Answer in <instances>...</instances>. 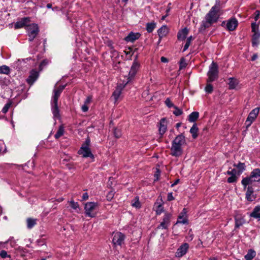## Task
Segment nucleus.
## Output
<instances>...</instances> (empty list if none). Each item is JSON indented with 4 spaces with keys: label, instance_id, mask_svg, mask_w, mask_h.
Wrapping results in <instances>:
<instances>
[{
    "label": "nucleus",
    "instance_id": "obj_1",
    "mask_svg": "<svg viewBox=\"0 0 260 260\" xmlns=\"http://www.w3.org/2000/svg\"><path fill=\"white\" fill-rule=\"evenodd\" d=\"M185 144V137L182 134L176 137L172 143L171 154L176 157L181 156L183 153L182 146Z\"/></svg>",
    "mask_w": 260,
    "mask_h": 260
},
{
    "label": "nucleus",
    "instance_id": "obj_2",
    "mask_svg": "<svg viewBox=\"0 0 260 260\" xmlns=\"http://www.w3.org/2000/svg\"><path fill=\"white\" fill-rule=\"evenodd\" d=\"M219 12L214 10V8H211L210 11L205 16V20L203 21L200 30H204L206 28L209 27L211 25L216 22L218 18V13Z\"/></svg>",
    "mask_w": 260,
    "mask_h": 260
},
{
    "label": "nucleus",
    "instance_id": "obj_3",
    "mask_svg": "<svg viewBox=\"0 0 260 260\" xmlns=\"http://www.w3.org/2000/svg\"><path fill=\"white\" fill-rule=\"evenodd\" d=\"M260 181V169H255L252 171L249 177L244 178L241 181L242 184L245 188L246 186L251 184L254 182Z\"/></svg>",
    "mask_w": 260,
    "mask_h": 260
},
{
    "label": "nucleus",
    "instance_id": "obj_4",
    "mask_svg": "<svg viewBox=\"0 0 260 260\" xmlns=\"http://www.w3.org/2000/svg\"><path fill=\"white\" fill-rule=\"evenodd\" d=\"M218 66L215 62H212L209 67V70L208 72V82H213L218 77Z\"/></svg>",
    "mask_w": 260,
    "mask_h": 260
},
{
    "label": "nucleus",
    "instance_id": "obj_5",
    "mask_svg": "<svg viewBox=\"0 0 260 260\" xmlns=\"http://www.w3.org/2000/svg\"><path fill=\"white\" fill-rule=\"evenodd\" d=\"M137 57L136 56L135 59L134 60L133 64L131 67L129 73L128 74V81H127V82H126V83H127L129 81H130L135 77L137 73L139 70L140 64L139 62L137 60Z\"/></svg>",
    "mask_w": 260,
    "mask_h": 260
},
{
    "label": "nucleus",
    "instance_id": "obj_6",
    "mask_svg": "<svg viewBox=\"0 0 260 260\" xmlns=\"http://www.w3.org/2000/svg\"><path fill=\"white\" fill-rule=\"evenodd\" d=\"M98 206V203L95 202H91L86 203L84 207L86 215L90 217H95L96 213L94 212V210Z\"/></svg>",
    "mask_w": 260,
    "mask_h": 260
},
{
    "label": "nucleus",
    "instance_id": "obj_7",
    "mask_svg": "<svg viewBox=\"0 0 260 260\" xmlns=\"http://www.w3.org/2000/svg\"><path fill=\"white\" fill-rule=\"evenodd\" d=\"M26 30L29 37V41H32L39 32V28L37 24H29L26 26Z\"/></svg>",
    "mask_w": 260,
    "mask_h": 260
},
{
    "label": "nucleus",
    "instance_id": "obj_8",
    "mask_svg": "<svg viewBox=\"0 0 260 260\" xmlns=\"http://www.w3.org/2000/svg\"><path fill=\"white\" fill-rule=\"evenodd\" d=\"M259 112V108H255L253 109L249 114L246 120L245 121V125L246 128L251 125L252 122L256 119Z\"/></svg>",
    "mask_w": 260,
    "mask_h": 260
},
{
    "label": "nucleus",
    "instance_id": "obj_9",
    "mask_svg": "<svg viewBox=\"0 0 260 260\" xmlns=\"http://www.w3.org/2000/svg\"><path fill=\"white\" fill-rule=\"evenodd\" d=\"M112 243L115 246H120L123 243L125 236L120 232L113 233Z\"/></svg>",
    "mask_w": 260,
    "mask_h": 260
},
{
    "label": "nucleus",
    "instance_id": "obj_10",
    "mask_svg": "<svg viewBox=\"0 0 260 260\" xmlns=\"http://www.w3.org/2000/svg\"><path fill=\"white\" fill-rule=\"evenodd\" d=\"M172 214L170 213H166L162 218V221L160 222L159 225L157 227L158 229H167L170 224V219Z\"/></svg>",
    "mask_w": 260,
    "mask_h": 260
},
{
    "label": "nucleus",
    "instance_id": "obj_11",
    "mask_svg": "<svg viewBox=\"0 0 260 260\" xmlns=\"http://www.w3.org/2000/svg\"><path fill=\"white\" fill-rule=\"evenodd\" d=\"M189 248V245L187 243H185L181 245L177 249L175 256L177 257H181L184 255Z\"/></svg>",
    "mask_w": 260,
    "mask_h": 260
},
{
    "label": "nucleus",
    "instance_id": "obj_12",
    "mask_svg": "<svg viewBox=\"0 0 260 260\" xmlns=\"http://www.w3.org/2000/svg\"><path fill=\"white\" fill-rule=\"evenodd\" d=\"M79 154L82 155L83 157H93L88 145L83 146L78 151Z\"/></svg>",
    "mask_w": 260,
    "mask_h": 260
},
{
    "label": "nucleus",
    "instance_id": "obj_13",
    "mask_svg": "<svg viewBox=\"0 0 260 260\" xmlns=\"http://www.w3.org/2000/svg\"><path fill=\"white\" fill-rule=\"evenodd\" d=\"M65 85H61L54 88L53 90L54 94L52 96V101H54L55 103L57 102L58 99Z\"/></svg>",
    "mask_w": 260,
    "mask_h": 260
},
{
    "label": "nucleus",
    "instance_id": "obj_14",
    "mask_svg": "<svg viewBox=\"0 0 260 260\" xmlns=\"http://www.w3.org/2000/svg\"><path fill=\"white\" fill-rule=\"evenodd\" d=\"M238 25V21L235 18L229 19L226 23V28L230 31L235 29Z\"/></svg>",
    "mask_w": 260,
    "mask_h": 260
},
{
    "label": "nucleus",
    "instance_id": "obj_15",
    "mask_svg": "<svg viewBox=\"0 0 260 260\" xmlns=\"http://www.w3.org/2000/svg\"><path fill=\"white\" fill-rule=\"evenodd\" d=\"M126 84L127 83H125L123 85L121 84L117 85L116 90L114 91L112 94L115 102L117 101L118 99L120 96L122 90L123 89Z\"/></svg>",
    "mask_w": 260,
    "mask_h": 260
},
{
    "label": "nucleus",
    "instance_id": "obj_16",
    "mask_svg": "<svg viewBox=\"0 0 260 260\" xmlns=\"http://www.w3.org/2000/svg\"><path fill=\"white\" fill-rule=\"evenodd\" d=\"M187 211L186 209L184 208L181 212L180 213L178 220L176 223H180L182 224H185L187 223V219L186 218Z\"/></svg>",
    "mask_w": 260,
    "mask_h": 260
},
{
    "label": "nucleus",
    "instance_id": "obj_17",
    "mask_svg": "<svg viewBox=\"0 0 260 260\" xmlns=\"http://www.w3.org/2000/svg\"><path fill=\"white\" fill-rule=\"evenodd\" d=\"M30 22L29 18L25 17L22 19L21 20L17 22L15 24V28L18 29L22 28L24 26H27V23Z\"/></svg>",
    "mask_w": 260,
    "mask_h": 260
},
{
    "label": "nucleus",
    "instance_id": "obj_18",
    "mask_svg": "<svg viewBox=\"0 0 260 260\" xmlns=\"http://www.w3.org/2000/svg\"><path fill=\"white\" fill-rule=\"evenodd\" d=\"M38 75L39 74L37 71L32 70L30 72L28 78L27 79V82L30 85H32L38 78Z\"/></svg>",
    "mask_w": 260,
    "mask_h": 260
},
{
    "label": "nucleus",
    "instance_id": "obj_19",
    "mask_svg": "<svg viewBox=\"0 0 260 260\" xmlns=\"http://www.w3.org/2000/svg\"><path fill=\"white\" fill-rule=\"evenodd\" d=\"M159 127V132L161 136H162L166 132L167 129V121L165 118H162L160 121Z\"/></svg>",
    "mask_w": 260,
    "mask_h": 260
},
{
    "label": "nucleus",
    "instance_id": "obj_20",
    "mask_svg": "<svg viewBox=\"0 0 260 260\" xmlns=\"http://www.w3.org/2000/svg\"><path fill=\"white\" fill-rule=\"evenodd\" d=\"M140 37L139 33H134L131 32L125 38V40L127 42H133L135 40L138 39Z\"/></svg>",
    "mask_w": 260,
    "mask_h": 260
},
{
    "label": "nucleus",
    "instance_id": "obj_21",
    "mask_svg": "<svg viewBox=\"0 0 260 260\" xmlns=\"http://www.w3.org/2000/svg\"><path fill=\"white\" fill-rule=\"evenodd\" d=\"M158 35L160 38L161 39L162 38L166 36L169 32V28L166 25H162L158 30Z\"/></svg>",
    "mask_w": 260,
    "mask_h": 260
},
{
    "label": "nucleus",
    "instance_id": "obj_22",
    "mask_svg": "<svg viewBox=\"0 0 260 260\" xmlns=\"http://www.w3.org/2000/svg\"><path fill=\"white\" fill-rule=\"evenodd\" d=\"M188 33V30L186 28H184L181 30L179 31L177 35V38L178 40H184L187 34Z\"/></svg>",
    "mask_w": 260,
    "mask_h": 260
},
{
    "label": "nucleus",
    "instance_id": "obj_23",
    "mask_svg": "<svg viewBox=\"0 0 260 260\" xmlns=\"http://www.w3.org/2000/svg\"><path fill=\"white\" fill-rule=\"evenodd\" d=\"M52 112L55 118H59V109L57 106V102L55 103L54 101L52 102Z\"/></svg>",
    "mask_w": 260,
    "mask_h": 260
},
{
    "label": "nucleus",
    "instance_id": "obj_24",
    "mask_svg": "<svg viewBox=\"0 0 260 260\" xmlns=\"http://www.w3.org/2000/svg\"><path fill=\"white\" fill-rule=\"evenodd\" d=\"M253 189L251 187L248 186L247 187V191L246 193V198L249 201H252L255 199L253 194Z\"/></svg>",
    "mask_w": 260,
    "mask_h": 260
},
{
    "label": "nucleus",
    "instance_id": "obj_25",
    "mask_svg": "<svg viewBox=\"0 0 260 260\" xmlns=\"http://www.w3.org/2000/svg\"><path fill=\"white\" fill-rule=\"evenodd\" d=\"M250 216L255 218H260V206H256L250 213Z\"/></svg>",
    "mask_w": 260,
    "mask_h": 260
},
{
    "label": "nucleus",
    "instance_id": "obj_26",
    "mask_svg": "<svg viewBox=\"0 0 260 260\" xmlns=\"http://www.w3.org/2000/svg\"><path fill=\"white\" fill-rule=\"evenodd\" d=\"M229 80V88L230 89H235L239 83L238 81L234 78H230Z\"/></svg>",
    "mask_w": 260,
    "mask_h": 260
},
{
    "label": "nucleus",
    "instance_id": "obj_27",
    "mask_svg": "<svg viewBox=\"0 0 260 260\" xmlns=\"http://www.w3.org/2000/svg\"><path fill=\"white\" fill-rule=\"evenodd\" d=\"M69 203L72 208L74 209L76 212L78 213L80 212L81 209L80 208L78 202H76L74 200H71L69 202Z\"/></svg>",
    "mask_w": 260,
    "mask_h": 260
},
{
    "label": "nucleus",
    "instance_id": "obj_28",
    "mask_svg": "<svg viewBox=\"0 0 260 260\" xmlns=\"http://www.w3.org/2000/svg\"><path fill=\"white\" fill-rule=\"evenodd\" d=\"M199 116V113L198 112H193L190 114L188 116V121L191 122H193L196 121Z\"/></svg>",
    "mask_w": 260,
    "mask_h": 260
},
{
    "label": "nucleus",
    "instance_id": "obj_29",
    "mask_svg": "<svg viewBox=\"0 0 260 260\" xmlns=\"http://www.w3.org/2000/svg\"><path fill=\"white\" fill-rule=\"evenodd\" d=\"M37 219L28 218L26 220L27 222V227L28 229H31L37 223L36 222Z\"/></svg>",
    "mask_w": 260,
    "mask_h": 260
},
{
    "label": "nucleus",
    "instance_id": "obj_30",
    "mask_svg": "<svg viewBox=\"0 0 260 260\" xmlns=\"http://www.w3.org/2000/svg\"><path fill=\"white\" fill-rule=\"evenodd\" d=\"M190 133L193 139H196L198 137V128L196 124H194L190 128Z\"/></svg>",
    "mask_w": 260,
    "mask_h": 260
},
{
    "label": "nucleus",
    "instance_id": "obj_31",
    "mask_svg": "<svg viewBox=\"0 0 260 260\" xmlns=\"http://www.w3.org/2000/svg\"><path fill=\"white\" fill-rule=\"evenodd\" d=\"M255 256V252L253 250H249L245 255L246 260H251Z\"/></svg>",
    "mask_w": 260,
    "mask_h": 260
},
{
    "label": "nucleus",
    "instance_id": "obj_32",
    "mask_svg": "<svg viewBox=\"0 0 260 260\" xmlns=\"http://www.w3.org/2000/svg\"><path fill=\"white\" fill-rule=\"evenodd\" d=\"M131 205L133 207L136 208H140L141 207V204L139 202L138 197H136L134 200L132 201Z\"/></svg>",
    "mask_w": 260,
    "mask_h": 260
},
{
    "label": "nucleus",
    "instance_id": "obj_33",
    "mask_svg": "<svg viewBox=\"0 0 260 260\" xmlns=\"http://www.w3.org/2000/svg\"><path fill=\"white\" fill-rule=\"evenodd\" d=\"M64 133V128L62 126H60L58 128V129L57 130V132L55 134L54 137L56 139H58L60 138L61 136L63 135Z\"/></svg>",
    "mask_w": 260,
    "mask_h": 260
},
{
    "label": "nucleus",
    "instance_id": "obj_34",
    "mask_svg": "<svg viewBox=\"0 0 260 260\" xmlns=\"http://www.w3.org/2000/svg\"><path fill=\"white\" fill-rule=\"evenodd\" d=\"M156 26L154 22L148 23L147 24L146 29L148 32H151Z\"/></svg>",
    "mask_w": 260,
    "mask_h": 260
},
{
    "label": "nucleus",
    "instance_id": "obj_35",
    "mask_svg": "<svg viewBox=\"0 0 260 260\" xmlns=\"http://www.w3.org/2000/svg\"><path fill=\"white\" fill-rule=\"evenodd\" d=\"M10 72V69L7 66H2L0 67V74H8Z\"/></svg>",
    "mask_w": 260,
    "mask_h": 260
},
{
    "label": "nucleus",
    "instance_id": "obj_36",
    "mask_svg": "<svg viewBox=\"0 0 260 260\" xmlns=\"http://www.w3.org/2000/svg\"><path fill=\"white\" fill-rule=\"evenodd\" d=\"M192 40L193 38L192 36H190L187 38L186 42L184 46L183 52H184L188 48L189 46H190V43Z\"/></svg>",
    "mask_w": 260,
    "mask_h": 260
},
{
    "label": "nucleus",
    "instance_id": "obj_37",
    "mask_svg": "<svg viewBox=\"0 0 260 260\" xmlns=\"http://www.w3.org/2000/svg\"><path fill=\"white\" fill-rule=\"evenodd\" d=\"M244 223V220L242 218H235V227L236 228H239L241 225H242Z\"/></svg>",
    "mask_w": 260,
    "mask_h": 260
},
{
    "label": "nucleus",
    "instance_id": "obj_38",
    "mask_svg": "<svg viewBox=\"0 0 260 260\" xmlns=\"http://www.w3.org/2000/svg\"><path fill=\"white\" fill-rule=\"evenodd\" d=\"M254 34L253 35V44H256V40L258 39L260 37V33L258 32V31H254L253 32Z\"/></svg>",
    "mask_w": 260,
    "mask_h": 260
},
{
    "label": "nucleus",
    "instance_id": "obj_39",
    "mask_svg": "<svg viewBox=\"0 0 260 260\" xmlns=\"http://www.w3.org/2000/svg\"><path fill=\"white\" fill-rule=\"evenodd\" d=\"M0 256L3 258L7 257L11 258V255L7 253V252L5 250H2L0 252Z\"/></svg>",
    "mask_w": 260,
    "mask_h": 260
},
{
    "label": "nucleus",
    "instance_id": "obj_40",
    "mask_svg": "<svg viewBox=\"0 0 260 260\" xmlns=\"http://www.w3.org/2000/svg\"><path fill=\"white\" fill-rule=\"evenodd\" d=\"M155 211L157 214H160L164 211V208L162 206L161 204L157 205Z\"/></svg>",
    "mask_w": 260,
    "mask_h": 260
},
{
    "label": "nucleus",
    "instance_id": "obj_41",
    "mask_svg": "<svg viewBox=\"0 0 260 260\" xmlns=\"http://www.w3.org/2000/svg\"><path fill=\"white\" fill-rule=\"evenodd\" d=\"M186 66V63L185 62V60L184 58H182L180 59L179 62V68L180 69H182L184 68Z\"/></svg>",
    "mask_w": 260,
    "mask_h": 260
},
{
    "label": "nucleus",
    "instance_id": "obj_42",
    "mask_svg": "<svg viewBox=\"0 0 260 260\" xmlns=\"http://www.w3.org/2000/svg\"><path fill=\"white\" fill-rule=\"evenodd\" d=\"M205 89L207 93H211L213 91V86L211 84H208Z\"/></svg>",
    "mask_w": 260,
    "mask_h": 260
},
{
    "label": "nucleus",
    "instance_id": "obj_43",
    "mask_svg": "<svg viewBox=\"0 0 260 260\" xmlns=\"http://www.w3.org/2000/svg\"><path fill=\"white\" fill-rule=\"evenodd\" d=\"M220 0H216L215 4L212 8H214L215 10L218 11L219 12L220 10Z\"/></svg>",
    "mask_w": 260,
    "mask_h": 260
},
{
    "label": "nucleus",
    "instance_id": "obj_44",
    "mask_svg": "<svg viewBox=\"0 0 260 260\" xmlns=\"http://www.w3.org/2000/svg\"><path fill=\"white\" fill-rule=\"evenodd\" d=\"M11 105V103L9 102L7 103L2 109V112L4 113H6Z\"/></svg>",
    "mask_w": 260,
    "mask_h": 260
},
{
    "label": "nucleus",
    "instance_id": "obj_45",
    "mask_svg": "<svg viewBox=\"0 0 260 260\" xmlns=\"http://www.w3.org/2000/svg\"><path fill=\"white\" fill-rule=\"evenodd\" d=\"M114 135L116 138H119L121 136V132L119 129L115 128L114 130Z\"/></svg>",
    "mask_w": 260,
    "mask_h": 260
},
{
    "label": "nucleus",
    "instance_id": "obj_46",
    "mask_svg": "<svg viewBox=\"0 0 260 260\" xmlns=\"http://www.w3.org/2000/svg\"><path fill=\"white\" fill-rule=\"evenodd\" d=\"M258 25L256 23V22H253L251 23V29L252 32L258 31Z\"/></svg>",
    "mask_w": 260,
    "mask_h": 260
},
{
    "label": "nucleus",
    "instance_id": "obj_47",
    "mask_svg": "<svg viewBox=\"0 0 260 260\" xmlns=\"http://www.w3.org/2000/svg\"><path fill=\"white\" fill-rule=\"evenodd\" d=\"M237 181V177L236 175L231 176L228 178V182L229 183H234Z\"/></svg>",
    "mask_w": 260,
    "mask_h": 260
},
{
    "label": "nucleus",
    "instance_id": "obj_48",
    "mask_svg": "<svg viewBox=\"0 0 260 260\" xmlns=\"http://www.w3.org/2000/svg\"><path fill=\"white\" fill-rule=\"evenodd\" d=\"M236 166L238 169L240 170L241 171H243L245 169V165L244 163L239 162L237 165H234Z\"/></svg>",
    "mask_w": 260,
    "mask_h": 260
},
{
    "label": "nucleus",
    "instance_id": "obj_49",
    "mask_svg": "<svg viewBox=\"0 0 260 260\" xmlns=\"http://www.w3.org/2000/svg\"><path fill=\"white\" fill-rule=\"evenodd\" d=\"M166 105L169 107L171 108L174 107L173 104L171 102L169 98H167L165 101Z\"/></svg>",
    "mask_w": 260,
    "mask_h": 260
},
{
    "label": "nucleus",
    "instance_id": "obj_50",
    "mask_svg": "<svg viewBox=\"0 0 260 260\" xmlns=\"http://www.w3.org/2000/svg\"><path fill=\"white\" fill-rule=\"evenodd\" d=\"M175 110V111L173 112V113L176 115V116H179L181 114H182V111L181 110H180L179 109H178L177 108H176V107H174Z\"/></svg>",
    "mask_w": 260,
    "mask_h": 260
},
{
    "label": "nucleus",
    "instance_id": "obj_51",
    "mask_svg": "<svg viewBox=\"0 0 260 260\" xmlns=\"http://www.w3.org/2000/svg\"><path fill=\"white\" fill-rule=\"evenodd\" d=\"M114 196V193L113 191H110L108 193V194L107 196V198L108 201L111 200V199L113 198Z\"/></svg>",
    "mask_w": 260,
    "mask_h": 260
},
{
    "label": "nucleus",
    "instance_id": "obj_52",
    "mask_svg": "<svg viewBox=\"0 0 260 260\" xmlns=\"http://www.w3.org/2000/svg\"><path fill=\"white\" fill-rule=\"evenodd\" d=\"M88 105L87 104H84L83 105H82L81 108H82V110L84 112H87L88 110Z\"/></svg>",
    "mask_w": 260,
    "mask_h": 260
},
{
    "label": "nucleus",
    "instance_id": "obj_53",
    "mask_svg": "<svg viewBox=\"0 0 260 260\" xmlns=\"http://www.w3.org/2000/svg\"><path fill=\"white\" fill-rule=\"evenodd\" d=\"M92 100V96H88L87 97L86 100L84 102V104L89 105Z\"/></svg>",
    "mask_w": 260,
    "mask_h": 260
},
{
    "label": "nucleus",
    "instance_id": "obj_54",
    "mask_svg": "<svg viewBox=\"0 0 260 260\" xmlns=\"http://www.w3.org/2000/svg\"><path fill=\"white\" fill-rule=\"evenodd\" d=\"M226 173L227 174L231 176L236 175V171L235 169H233L231 171H228Z\"/></svg>",
    "mask_w": 260,
    "mask_h": 260
},
{
    "label": "nucleus",
    "instance_id": "obj_55",
    "mask_svg": "<svg viewBox=\"0 0 260 260\" xmlns=\"http://www.w3.org/2000/svg\"><path fill=\"white\" fill-rule=\"evenodd\" d=\"M167 199L168 201H170L174 200V197L173 196L172 192H169L168 194Z\"/></svg>",
    "mask_w": 260,
    "mask_h": 260
},
{
    "label": "nucleus",
    "instance_id": "obj_56",
    "mask_svg": "<svg viewBox=\"0 0 260 260\" xmlns=\"http://www.w3.org/2000/svg\"><path fill=\"white\" fill-rule=\"evenodd\" d=\"M88 198H89V196H88V193L85 192L84 193H83V194L82 196V200L86 201V200H88Z\"/></svg>",
    "mask_w": 260,
    "mask_h": 260
},
{
    "label": "nucleus",
    "instance_id": "obj_57",
    "mask_svg": "<svg viewBox=\"0 0 260 260\" xmlns=\"http://www.w3.org/2000/svg\"><path fill=\"white\" fill-rule=\"evenodd\" d=\"M159 176H160V172L158 170H157L156 173H155V174L154 175V177H155L154 181L158 180L159 179Z\"/></svg>",
    "mask_w": 260,
    "mask_h": 260
},
{
    "label": "nucleus",
    "instance_id": "obj_58",
    "mask_svg": "<svg viewBox=\"0 0 260 260\" xmlns=\"http://www.w3.org/2000/svg\"><path fill=\"white\" fill-rule=\"evenodd\" d=\"M259 15H260L259 11H255V17H254V19H255V21L257 20V19L259 18Z\"/></svg>",
    "mask_w": 260,
    "mask_h": 260
},
{
    "label": "nucleus",
    "instance_id": "obj_59",
    "mask_svg": "<svg viewBox=\"0 0 260 260\" xmlns=\"http://www.w3.org/2000/svg\"><path fill=\"white\" fill-rule=\"evenodd\" d=\"M160 60L162 62H164V63H167L169 61L168 59L166 57H164V56H162L160 58Z\"/></svg>",
    "mask_w": 260,
    "mask_h": 260
},
{
    "label": "nucleus",
    "instance_id": "obj_60",
    "mask_svg": "<svg viewBox=\"0 0 260 260\" xmlns=\"http://www.w3.org/2000/svg\"><path fill=\"white\" fill-rule=\"evenodd\" d=\"M8 242H9V241H6V242H4V243H3V242H0V246L2 247H3V248H5V247L4 245H5V244H6V243H8Z\"/></svg>",
    "mask_w": 260,
    "mask_h": 260
},
{
    "label": "nucleus",
    "instance_id": "obj_61",
    "mask_svg": "<svg viewBox=\"0 0 260 260\" xmlns=\"http://www.w3.org/2000/svg\"><path fill=\"white\" fill-rule=\"evenodd\" d=\"M257 58V56L256 54H254L253 55V56H252V58H251V60L252 61L254 60L255 59H256V58Z\"/></svg>",
    "mask_w": 260,
    "mask_h": 260
},
{
    "label": "nucleus",
    "instance_id": "obj_62",
    "mask_svg": "<svg viewBox=\"0 0 260 260\" xmlns=\"http://www.w3.org/2000/svg\"><path fill=\"white\" fill-rule=\"evenodd\" d=\"M47 63V62L45 61V60H44L43 61H42L40 64V67H41L42 66H43L44 64H45Z\"/></svg>",
    "mask_w": 260,
    "mask_h": 260
},
{
    "label": "nucleus",
    "instance_id": "obj_63",
    "mask_svg": "<svg viewBox=\"0 0 260 260\" xmlns=\"http://www.w3.org/2000/svg\"><path fill=\"white\" fill-rule=\"evenodd\" d=\"M179 181V179L176 180L174 182V183L172 184V186H174V185H176V184L178 183Z\"/></svg>",
    "mask_w": 260,
    "mask_h": 260
},
{
    "label": "nucleus",
    "instance_id": "obj_64",
    "mask_svg": "<svg viewBox=\"0 0 260 260\" xmlns=\"http://www.w3.org/2000/svg\"><path fill=\"white\" fill-rule=\"evenodd\" d=\"M46 7H47V8H51V7H52V5L50 4H48L47 5Z\"/></svg>",
    "mask_w": 260,
    "mask_h": 260
}]
</instances>
